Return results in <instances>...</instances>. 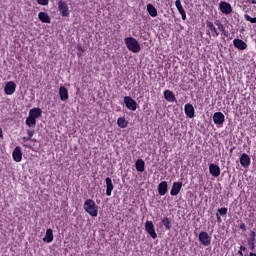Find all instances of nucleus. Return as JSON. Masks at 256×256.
<instances>
[{
  "instance_id": "obj_1",
  "label": "nucleus",
  "mask_w": 256,
  "mask_h": 256,
  "mask_svg": "<svg viewBox=\"0 0 256 256\" xmlns=\"http://www.w3.org/2000/svg\"><path fill=\"white\" fill-rule=\"evenodd\" d=\"M124 43L131 53H139L141 51V44L134 37H126Z\"/></svg>"
},
{
  "instance_id": "obj_2",
  "label": "nucleus",
  "mask_w": 256,
  "mask_h": 256,
  "mask_svg": "<svg viewBox=\"0 0 256 256\" xmlns=\"http://www.w3.org/2000/svg\"><path fill=\"white\" fill-rule=\"evenodd\" d=\"M84 210L91 217H97L99 213V208L97 207V204H95V201L91 199H88L84 202Z\"/></svg>"
},
{
  "instance_id": "obj_3",
  "label": "nucleus",
  "mask_w": 256,
  "mask_h": 256,
  "mask_svg": "<svg viewBox=\"0 0 256 256\" xmlns=\"http://www.w3.org/2000/svg\"><path fill=\"white\" fill-rule=\"evenodd\" d=\"M58 11L62 17H69V15H71V11L69 10V4L66 0L58 1Z\"/></svg>"
},
{
  "instance_id": "obj_4",
  "label": "nucleus",
  "mask_w": 256,
  "mask_h": 256,
  "mask_svg": "<svg viewBox=\"0 0 256 256\" xmlns=\"http://www.w3.org/2000/svg\"><path fill=\"white\" fill-rule=\"evenodd\" d=\"M198 239L201 245L204 247H209V245H211V236H209V234L205 231L200 232Z\"/></svg>"
},
{
  "instance_id": "obj_5",
  "label": "nucleus",
  "mask_w": 256,
  "mask_h": 256,
  "mask_svg": "<svg viewBox=\"0 0 256 256\" xmlns=\"http://www.w3.org/2000/svg\"><path fill=\"white\" fill-rule=\"evenodd\" d=\"M145 230L152 237V239H157V232H155V225H153V221L145 222Z\"/></svg>"
},
{
  "instance_id": "obj_6",
  "label": "nucleus",
  "mask_w": 256,
  "mask_h": 256,
  "mask_svg": "<svg viewBox=\"0 0 256 256\" xmlns=\"http://www.w3.org/2000/svg\"><path fill=\"white\" fill-rule=\"evenodd\" d=\"M124 103L129 111H137V101L129 96L124 97Z\"/></svg>"
},
{
  "instance_id": "obj_7",
  "label": "nucleus",
  "mask_w": 256,
  "mask_h": 256,
  "mask_svg": "<svg viewBox=\"0 0 256 256\" xmlns=\"http://www.w3.org/2000/svg\"><path fill=\"white\" fill-rule=\"evenodd\" d=\"M206 27L208 29V31H207L208 35L210 33V35H212V37H214V38L219 37V31H217V28L215 27V24H213V22L207 21Z\"/></svg>"
},
{
  "instance_id": "obj_8",
  "label": "nucleus",
  "mask_w": 256,
  "mask_h": 256,
  "mask_svg": "<svg viewBox=\"0 0 256 256\" xmlns=\"http://www.w3.org/2000/svg\"><path fill=\"white\" fill-rule=\"evenodd\" d=\"M219 9L224 15H231V13H233V8L231 7V4L227 2H220Z\"/></svg>"
},
{
  "instance_id": "obj_9",
  "label": "nucleus",
  "mask_w": 256,
  "mask_h": 256,
  "mask_svg": "<svg viewBox=\"0 0 256 256\" xmlns=\"http://www.w3.org/2000/svg\"><path fill=\"white\" fill-rule=\"evenodd\" d=\"M17 89V84H15V82L10 81L7 82L5 87H4V93L6 95H13V93H15V90Z\"/></svg>"
},
{
  "instance_id": "obj_10",
  "label": "nucleus",
  "mask_w": 256,
  "mask_h": 256,
  "mask_svg": "<svg viewBox=\"0 0 256 256\" xmlns=\"http://www.w3.org/2000/svg\"><path fill=\"white\" fill-rule=\"evenodd\" d=\"M213 122L218 127L223 125V123H225V115L222 112L214 113V115H213Z\"/></svg>"
},
{
  "instance_id": "obj_11",
  "label": "nucleus",
  "mask_w": 256,
  "mask_h": 256,
  "mask_svg": "<svg viewBox=\"0 0 256 256\" xmlns=\"http://www.w3.org/2000/svg\"><path fill=\"white\" fill-rule=\"evenodd\" d=\"M12 157L16 163H21L23 159V152L19 146H16L13 150Z\"/></svg>"
},
{
  "instance_id": "obj_12",
  "label": "nucleus",
  "mask_w": 256,
  "mask_h": 256,
  "mask_svg": "<svg viewBox=\"0 0 256 256\" xmlns=\"http://www.w3.org/2000/svg\"><path fill=\"white\" fill-rule=\"evenodd\" d=\"M182 187H183V182H174L170 190V195H172L173 197H175L176 195H179Z\"/></svg>"
},
{
  "instance_id": "obj_13",
  "label": "nucleus",
  "mask_w": 256,
  "mask_h": 256,
  "mask_svg": "<svg viewBox=\"0 0 256 256\" xmlns=\"http://www.w3.org/2000/svg\"><path fill=\"white\" fill-rule=\"evenodd\" d=\"M209 173L212 177H219V175H221V168L217 164H210Z\"/></svg>"
},
{
  "instance_id": "obj_14",
  "label": "nucleus",
  "mask_w": 256,
  "mask_h": 256,
  "mask_svg": "<svg viewBox=\"0 0 256 256\" xmlns=\"http://www.w3.org/2000/svg\"><path fill=\"white\" fill-rule=\"evenodd\" d=\"M233 45L236 49H239V51H245V49H247V43L239 38L233 40Z\"/></svg>"
},
{
  "instance_id": "obj_15",
  "label": "nucleus",
  "mask_w": 256,
  "mask_h": 256,
  "mask_svg": "<svg viewBox=\"0 0 256 256\" xmlns=\"http://www.w3.org/2000/svg\"><path fill=\"white\" fill-rule=\"evenodd\" d=\"M240 164L244 169H247V167L251 165V157H249L246 153H243L240 157Z\"/></svg>"
},
{
  "instance_id": "obj_16",
  "label": "nucleus",
  "mask_w": 256,
  "mask_h": 256,
  "mask_svg": "<svg viewBox=\"0 0 256 256\" xmlns=\"http://www.w3.org/2000/svg\"><path fill=\"white\" fill-rule=\"evenodd\" d=\"M185 115L189 117V119H193L195 117V108L192 104H186L184 106Z\"/></svg>"
},
{
  "instance_id": "obj_17",
  "label": "nucleus",
  "mask_w": 256,
  "mask_h": 256,
  "mask_svg": "<svg viewBox=\"0 0 256 256\" xmlns=\"http://www.w3.org/2000/svg\"><path fill=\"white\" fill-rule=\"evenodd\" d=\"M164 99H166L168 103H175V101H177V98H175V94H173V91L171 90L164 91Z\"/></svg>"
},
{
  "instance_id": "obj_18",
  "label": "nucleus",
  "mask_w": 256,
  "mask_h": 256,
  "mask_svg": "<svg viewBox=\"0 0 256 256\" xmlns=\"http://www.w3.org/2000/svg\"><path fill=\"white\" fill-rule=\"evenodd\" d=\"M106 182V195L107 197H111V193H113V180L110 177L105 179Z\"/></svg>"
},
{
  "instance_id": "obj_19",
  "label": "nucleus",
  "mask_w": 256,
  "mask_h": 256,
  "mask_svg": "<svg viewBox=\"0 0 256 256\" xmlns=\"http://www.w3.org/2000/svg\"><path fill=\"white\" fill-rule=\"evenodd\" d=\"M41 115H43V111L41 110V108H32L29 111V116L34 119H39V117H41Z\"/></svg>"
},
{
  "instance_id": "obj_20",
  "label": "nucleus",
  "mask_w": 256,
  "mask_h": 256,
  "mask_svg": "<svg viewBox=\"0 0 256 256\" xmlns=\"http://www.w3.org/2000/svg\"><path fill=\"white\" fill-rule=\"evenodd\" d=\"M59 95L61 101H67V99H69V91L65 88V86H61L59 88Z\"/></svg>"
},
{
  "instance_id": "obj_21",
  "label": "nucleus",
  "mask_w": 256,
  "mask_h": 256,
  "mask_svg": "<svg viewBox=\"0 0 256 256\" xmlns=\"http://www.w3.org/2000/svg\"><path fill=\"white\" fill-rule=\"evenodd\" d=\"M167 181H162L158 185V193L159 195L163 196L167 194Z\"/></svg>"
},
{
  "instance_id": "obj_22",
  "label": "nucleus",
  "mask_w": 256,
  "mask_h": 256,
  "mask_svg": "<svg viewBox=\"0 0 256 256\" xmlns=\"http://www.w3.org/2000/svg\"><path fill=\"white\" fill-rule=\"evenodd\" d=\"M44 243H53V230L48 228L43 238Z\"/></svg>"
},
{
  "instance_id": "obj_23",
  "label": "nucleus",
  "mask_w": 256,
  "mask_h": 256,
  "mask_svg": "<svg viewBox=\"0 0 256 256\" xmlns=\"http://www.w3.org/2000/svg\"><path fill=\"white\" fill-rule=\"evenodd\" d=\"M38 19H40L42 23H51V17L45 12H39Z\"/></svg>"
},
{
  "instance_id": "obj_24",
  "label": "nucleus",
  "mask_w": 256,
  "mask_h": 256,
  "mask_svg": "<svg viewBox=\"0 0 256 256\" xmlns=\"http://www.w3.org/2000/svg\"><path fill=\"white\" fill-rule=\"evenodd\" d=\"M135 167L136 171H138L139 173H143V171H145V161H143V159H138L135 162Z\"/></svg>"
},
{
  "instance_id": "obj_25",
  "label": "nucleus",
  "mask_w": 256,
  "mask_h": 256,
  "mask_svg": "<svg viewBox=\"0 0 256 256\" xmlns=\"http://www.w3.org/2000/svg\"><path fill=\"white\" fill-rule=\"evenodd\" d=\"M147 12L149 13L150 17H157V8L152 4L147 5Z\"/></svg>"
},
{
  "instance_id": "obj_26",
  "label": "nucleus",
  "mask_w": 256,
  "mask_h": 256,
  "mask_svg": "<svg viewBox=\"0 0 256 256\" xmlns=\"http://www.w3.org/2000/svg\"><path fill=\"white\" fill-rule=\"evenodd\" d=\"M215 25L218 27L219 31H221L223 35H225L226 37L227 35H229V32L225 29V26L221 23V21L216 20Z\"/></svg>"
},
{
  "instance_id": "obj_27",
  "label": "nucleus",
  "mask_w": 256,
  "mask_h": 256,
  "mask_svg": "<svg viewBox=\"0 0 256 256\" xmlns=\"http://www.w3.org/2000/svg\"><path fill=\"white\" fill-rule=\"evenodd\" d=\"M26 125L28 127H35L37 125L36 118H33L32 116H28L26 119Z\"/></svg>"
},
{
  "instance_id": "obj_28",
  "label": "nucleus",
  "mask_w": 256,
  "mask_h": 256,
  "mask_svg": "<svg viewBox=\"0 0 256 256\" xmlns=\"http://www.w3.org/2000/svg\"><path fill=\"white\" fill-rule=\"evenodd\" d=\"M117 125L121 129H125L129 125V122L126 121L125 118H118Z\"/></svg>"
},
{
  "instance_id": "obj_29",
  "label": "nucleus",
  "mask_w": 256,
  "mask_h": 256,
  "mask_svg": "<svg viewBox=\"0 0 256 256\" xmlns=\"http://www.w3.org/2000/svg\"><path fill=\"white\" fill-rule=\"evenodd\" d=\"M162 223H163L166 231H170L171 230V221L169 220V218H167V217L164 218L162 220Z\"/></svg>"
},
{
  "instance_id": "obj_30",
  "label": "nucleus",
  "mask_w": 256,
  "mask_h": 256,
  "mask_svg": "<svg viewBox=\"0 0 256 256\" xmlns=\"http://www.w3.org/2000/svg\"><path fill=\"white\" fill-rule=\"evenodd\" d=\"M178 10V13H180L182 20L186 21L187 20V14L185 13V9L183 8V6H179L178 8H176Z\"/></svg>"
},
{
  "instance_id": "obj_31",
  "label": "nucleus",
  "mask_w": 256,
  "mask_h": 256,
  "mask_svg": "<svg viewBox=\"0 0 256 256\" xmlns=\"http://www.w3.org/2000/svg\"><path fill=\"white\" fill-rule=\"evenodd\" d=\"M27 141H31V138H29V137H22V145L24 146V147H27L28 149H31V146H29V144H26V142Z\"/></svg>"
},
{
  "instance_id": "obj_32",
  "label": "nucleus",
  "mask_w": 256,
  "mask_h": 256,
  "mask_svg": "<svg viewBox=\"0 0 256 256\" xmlns=\"http://www.w3.org/2000/svg\"><path fill=\"white\" fill-rule=\"evenodd\" d=\"M244 19H246V21H249L250 23H253V24L256 23V17L251 18V16H249V14H245Z\"/></svg>"
},
{
  "instance_id": "obj_33",
  "label": "nucleus",
  "mask_w": 256,
  "mask_h": 256,
  "mask_svg": "<svg viewBox=\"0 0 256 256\" xmlns=\"http://www.w3.org/2000/svg\"><path fill=\"white\" fill-rule=\"evenodd\" d=\"M77 51H78V55H83V53H85V47H83L82 45H78Z\"/></svg>"
},
{
  "instance_id": "obj_34",
  "label": "nucleus",
  "mask_w": 256,
  "mask_h": 256,
  "mask_svg": "<svg viewBox=\"0 0 256 256\" xmlns=\"http://www.w3.org/2000/svg\"><path fill=\"white\" fill-rule=\"evenodd\" d=\"M38 5L47 6L49 5V0H36Z\"/></svg>"
},
{
  "instance_id": "obj_35",
  "label": "nucleus",
  "mask_w": 256,
  "mask_h": 256,
  "mask_svg": "<svg viewBox=\"0 0 256 256\" xmlns=\"http://www.w3.org/2000/svg\"><path fill=\"white\" fill-rule=\"evenodd\" d=\"M27 135L29 139H32V137L35 135V131L34 130H27Z\"/></svg>"
},
{
  "instance_id": "obj_36",
  "label": "nucleus",
  "mask_w": 256,
  "mask_h": 256,
  "mask_svg": "<svg viewBox=\"0 0 256 256\" xmlns=\"http://www.w3.org/2000/svg\"><path fill=\"white\" fill-rule=\"evenodd\" d=\"M219 215H225L227 213V208H220L218 209Z\"/></svg>"
},
{
  "instance_id": "obj_37",
  "label": "nucleus",
  "mask_w": 256,
  "mask_h": 256,
  "mask_svg": "<svg viewBox=\"0 0 256 256\" xmlns=\"http://www.w3.org/2000/svg\"><path fill=\"white\" fill-rule=\"evenodd\" d=\"M249 248L251 249V251H255V241H251L248 243Z\"/></svg>"
},
{
  "instance_id": "obj_38",
  "label": "nucleus",
  "mask_w": 256,
  "mask_h": 256,
  "mask_svg": "<svg viewBox=\"0 0 256 256\" xmlns=\"http://www.w3.org/2000/svg\"><path fill=\"white\" fill-rule=\"evenodd\" d=\"M175 5H176V8L183 6V5H181V0H176Z\"/></svg>"
},
{
  "instance_id": "obj_39",
  "label": "nucleus",
  "mask_w": 256,
  "mask_h": 256,
  "mask_svg": "<svg viewBox=\"0 0 256 256\" xmlns=\"http://www.w3.org/2000/svg\"><path fill=\"white\" fill-rule=\"evenodd\" d=\"M256 233L255 231L251 232V241H255Z\"/></svg>"
},
{
  "instance_id": "obj_40",
  "label": "nucleus",
  "mask_w": 256,
  "mask_h": 256,
  "mask_svg": "<svg viewBox=\"0 0 256 256\" xmlns=\"http://www.w3.org/2000/svg\"><path fill=\"white\" fill-rule=\"evenodd\" d=\"M247 3H250V5H256V0H246Z\"/></svg>"
},
{
  "instance_id": "obj_41",
  "label": "nucleus",
  "mask_w": 256,
  "mask_h": 256,
  "mask_svg": "<svg viewBox=\"0 0 256 256\" xmlns=\"http://www.w3.org/2000/svg\"><path fill=\"white\" fill-rule=\"evenodd\" d=\"M240 229H242L243 231L247 230V226L245 225V223L240 225Z\"/></svg>"
},
{
  "instance_id": "obj_42",
  "label": "nucleus",
  "mask_w": 256,
  "mask_h": 256,
  "mask_svg": "<svg viewBox=\"0 0 256 256\" xmlns=\"http://www.w3.org/2000/svg\"><path fill=\"white\" fill-rule=\"evenodd\" d=\"M0 139H3V129L0 127Z\"/></svg>"
},
{
  "instance_id": "obj_43",
  "label": "nucleus",
  "mask_w": 256,
  "mask_h": 256,
  "mask_svg": "<svg viewBox=\"0 0 256 256\" xmlns=\"http://www.w3.org/2000/svg\"><path fill=\"white\" fill-rule=\"evenodd\" d=\"M247 248H245V246H240V251H245Z\"/></svg>"
},
{
  "instance_id": "obj_44",
  "label": "nucleus",
  "mask_w": 256,
  "mask_h": 256,
  "mask_svg": "<svg viewBox=\"0 0 256 256\" xmlns=\"http://www.w3.org/2000/svg\"><path fill=\"white\" fill-rule=\"evenodd\" d=\"M238 255L243 256V251H242V250H239V251H238Z\"/></svg>"
},
{
  "instance_id": "obj_45",
  "label": "nucleus",
  "mask_w": 256,
  "mask_h": 256,
  "mask_svg": "<svg viewBox=\"0 0 256 256\" xmlns=\"http://www.w3.org/2000/svg\"><path fill=\"white\" fill-rule=\"evenodd\" d=\"M216 217H217L218 221H221V216H219V214H216Z\"/></svg>"
},
{
  "instance_id": "obj_46",
  "label": "nucleus",
  "mask_w": 256,
  "mask_h": 256,
  "mask_svg": "<svg viewBox=\"0 0 256 256\" xmlns=\"http://www.w3.org/2000/svg\"><path fill=\"white\" fill-rule=\"evenodd\" d=\"M249 256H256V254L253 252H250Z\"/></svg>"
},
{
  "instance_id": "obj_47",
  "label": "nucleus",
  "mask_w": 256,
  "mask_h": 256,
  "mask_svg": "<svg viewBox=\"0 0 256 256\" xmlns=\"http://www.w3.org/2000/svg\"><path fill=\"white\" fill-rule=\"evenodd\" d=\"M243 11H245V6L242 7Z\"/></svg>"
}]
</instances>
